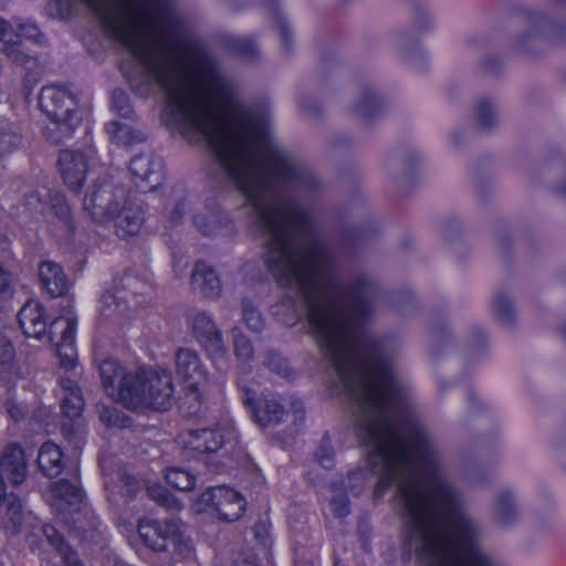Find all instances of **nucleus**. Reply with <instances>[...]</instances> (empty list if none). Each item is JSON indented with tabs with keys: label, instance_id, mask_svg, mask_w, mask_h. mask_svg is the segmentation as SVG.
Listing matches in <instances>:
<instances>
[{
	"label": "nucleus",
	"instance_id": "nucleus-40",
	"mask_svg": "<svg viewBox=\"0 0 566 566\" xmlns=\"http://www.w3.org/2000/svg\"><path fill=\"white\" fill-rule=\"evenodd\" d=\"M115 290L120 291V295L136 296L144 293L145 283H143L134 273L127 272L115 284Z\"/></svg>",
	"mask_w": 566,
	"mask_h": 566
},
{
	"label": "nucleus",
	"instance_id": "nucleus-7",
	"mask_svg": "<svg viewBox=\"0 0 566 566\" xmlns=\"http://www.w3.org/2000/svg\"><path fill=\"white\" fill-rule=\"evenodd\" d=\"M178 520L170 517L164 522L156 520H140L138 534L143 543L154 552H166L170 541L178 538Z\"/></svg>",
	"mask_w": 566,
	"mask_h": 566
},
{
	"label": "nucleus",
	"instance_id": "nucleus-50",
	"mask_svg": "<svg viewBox=\"0 0 566 566\" xmlns=\"http://www.w3.org/2000/svg\"><path fill=\"white\" fill-rule=\"evenodd\" d=\"M263 365L277 375H287V363L276 353H266Z\"/></svg>",
	"mask_w": 566,
	"mask_h": 566
},
{
	"label": "nucleus",
	"instance_id": "nucleus-45",
	"mask_svg": "<svg viewBox=\"0 0 566 566\" xmlns=\"http://www.w3.org/2000/svg\"><path fill=\"white\" fill-rule=\"evenodd\" d=\"M270 527V518L266 515L260 517L252 526L253 537L258 545L263 548H266L271 544Z\"/></svg>",
	"mask_w": 566,
	"mask_h": 566
},
{
	"label": "nucleus",
	"instance_id": "nucleus-64",
	"mask_svg": "<svg viewBox=\"0 0 566 566\" xmlns=\"http://www.w3.org/2000/svg\"><path fill=\"white\" fill-rule=\"evenodd\" d=\"M122 482H124L126 484V492L128 494H132L136 491L137 489V481L134 476H129V475H123L122 476Z\"/></svg>",
	"mask_w": 566,
	"mask_h": 566
},
{
	"label": "nucleus",
	"instance_id": "nucleus-6",
	"mask_svg": "<svg viewBox=\"0 0 566 566\" xmlns=\"http://www.w3.org/2000/svg\"><path fill=\"white\" fill-rule=\"evenodd\" d=\"M205 506L213 507L220 520L224 522L238 521L244 510L247 502L237 491L226 486L208 488L199 499Z\"/></svg>",
	"mask_w": 566,
	"mask_h": 566
},
{
	"label": "nucleus",
	"instance_id": "nucleus-1",
	"mask_svg": "<svg viewBox=\"0 0 566 566\" xmlns=\"http://www.w3.org/2000/svg\"><path fill=\"white\" fill-rule=\"evenodd\" d=\"M78 95L66 86H45L39 94V105L51 118L45 136L54 145L69 140L82 122Z\"/></svg>",
	"mask_w": 566,
	"mask_h": 566
},
{
	"label": "nucleus",
	"instance_id": "nucleus-34",
	"mask_svg": "<svg viewBox=\"0 0 566 566\" xmlns=\"http://www.w3.org/2000/svg\"><path fill=\"white\" fill-rule=\"evenodd\" d=\"M165 478L168 484L179 491L189 492L196 486L195 475L179 468H171L167 470Z\"/></svg>",
	"mask_w": 566,
	"mask_h": 566
},
{
	"label": "nucleus",
	"instance_id": "nucleus-22",
	"mask_svg": "<svg viewBox=\"0 0 566 566\" xmlns=\"http://www.w3.org/2000/svg\"><path fill=\"white\" fill-rule=\"evenodd\" d=\"M229 222V214L219 207L207 213H199L193 217L195 227L203 235L216 234L221 228L227 226Z\"/></svg>",
	"mask_w": 566,
	"mask_h": 566
},
{
	"label": "nucleus",
	"instance_id": "nucleus-58",
	"mask_svg": "<svg viewBox=\"0 0 566 566\" xmlns=\"http://www.w3.org/2000/svg\"><path fill=\"white\" fill-rule=\"evenodd\" d=\"M65 566H84L78 554L67 544L62 546L59 552Z\"/></svg>",
	"mask_w": 566,
	"mask_h": 566
},
{
	"label": "nucleus",
	"instance_id": "nucleus-38",
	"mask_svg": "<svg viewBox=\"0 0 566 566\" xmlns=\"http://www.w3.org/2000/svg\"><path fill=\"white\" fill-rule=\"evenodd\" d=\"M223 43L230 51L244 59H253L258 52L256 45L250 39L227 35L223 38Z\"/></svg>",
	"mask_w": 566,
	"mask_h": 566
},
{
	"label": "nucleus",
	"instance_id": "nucleus-48",
	"mask_svg": "<svg viewBox=\"0 0 566 566\" xmlns=\"http://www.w3.org/2000/svg\"><path fill=\"white\" fill-rule=\"evenodd\" d=\"M547 22L543 17L534 18L532 30L527 34H523L517 39V46L520 50L527 51V41L535 42L537 39L538 31H544Z\"/></svg>",
	"mask_w": 566,
	"mask_h": 566
},
{
	"label": "nucleus",
	"instance_id": "nucleus-37",
	"mask_svg": "<svg viewBox=\"0 0 566 566\" xmlns=\"http://www.w3.org/2000/svg\"><path fill=\"white\" fill-rule=\"evenodd\" d=\"M223 43L230 51L244 59H253L258 52L256 45L250 39L227 35L223 38Z\"/></svg>",
	"mask_w": 566,
	"mask_h": 566
},
{
	"label": "nucleus",
	"instance_id": "nucleus-21",
	"mask_svg": "<svg viewBox=\"0 0 566 566\" xmlns=\"http://www.w3.org/2000/svg\"><path fill=\"white\" fill-rule=\"evenodd\" d=\"M285 415L283 406L275 399L265 398L253 409L252 418L262 428L277 424Z\"/></svg>",
	"mask_w": 566,
	"mask_h": 566
},
{
	"label": "nucleus",
	"instance_id": "nucleus-32",
	"mask_svg": "<svg viewBox=\"0 0 566 566\" xmlns=\"http://www.w3.org/2000/svg\"><path fill=\"white\" fill-rule=\"evenodd\" d=\"M50 207L54 214L65 223L70 232L75 231V227L71 217V209L65 200V196L60 191H53L49 193Z\"/></svg>",
	"mask_w": 566,
	"mask_h": 566
},
{
	"label": "nucleus",
	"instance_id": "nucleus-41",
	"mask_svg": "<svg viewBox=\"0 0 566 566\" xmlns=\"http://www.w3.org/2000/svg\"><path fill=\"white\" fill-rule=\"evenodd\" d=\"M242 317L250 331L259 333L264 328V319L260 311L248 298L242 300Z\"/></svg>",
	"mask_w": 566,
	"mask_h": 566
},
{
	"label": "nucleus",
	"instance_id": "nucleus-60",
	"mask_svg": "<svg viewBox=\"0 0 566 566\" xmlns=\"http://www.w3.org/2000/svg\"><path fill=\"white\" fill-rule=\"evenodd\" d=\"M332 509L337 517H344L349 514V501L346 495H337L332 500Z\"/></svg>",
	"mask_w": 566,
	"mask_h": 566
},
{
	"label": "nucleus",
	"instance_id": "nucleus-15",
	"mask_svg": "<svg viewBox=\"0 0 566 566\" xmlns=\"http://www.w3.org/2000/svg\"><path fill=\"white\" fill-rule=\"evenodd\" d=\"M39 277L43 289L52 296H63L70 286L61 265L52 261H43L39 265Z\"/></svg>",
	"mask_w": 566,
	"mask_h": 566
},
{
	"label": "nucleus",
	"instance_id": "nucleus-26",
	"mask_svg": "<svg viewBox=\"0 0 566 566\" xmlns=\"http://www.w3.org/2000/svg\"><path fill=\"white\" fill-rule=\"evenodd\" d=\"M395 49L410 63L416 64L418 57L421 56V50L417 42L413 41L408 32L403 30L396 31L391 36Z\"/></svg>",
	"mask_w": 566,
	"mask_h": 566
},
{
	"label": "nucleus",
	"instance_id": "nucleus-28",
	"mask_svg": "<svg viewBox=\"0 0 566 566\" xmlns=\"http://www.w3.org/2000/svg\"><path fill=\"white\" fill-rule=\"evenodd\" d=\"M416 163V154L409 148L396 149L388 158V167L392 170L400 169L403 177L412 175Z\"/></svg>",
	"mask_w": 566,
	"mask_h": 566
},
{
	"label": "nucleus",
	"instance_id": "nucleus-36",
	"mask_svg": "<svg viewBox=\"0 0 566 566\" xmlns=\"http://www.w3.org/2000/svg\"><path fill=\"white\" fill-rule=\"evenodd\" d=\"M148 495L159 505L170 511H180L182 503L170 491L161 485H151L147 489Z\"/></svg>",
	"mask_w": 566,
	"mask_h": 566
},
{
	"label": "nucleus",
	"instance_id": "nucleus-52",
	"mask_svg": "<svg viewBox=\"0 0 566 566\" xmlns=\"http://www.w3.org/2000/svg\"><path fill=\"white\" fill-rule=\"evenodd\" d=\"M369 474L364 469H357L348 474L347 489L354 494H359L364 489L366 476Z\"/></svg>",
	"mask_w": 566,
	"mask_h": 566
},
{
	"label": "nucleus",
	"instance_id": "nucleus-33",
	"mask_svg": "<svg viewBox=\"0 0 566 566\" xmlns=\"http://www.w3.org/2000/svg\"><path fill=\"white\" fill-rule=\"evenodd\" d=\"M6 505V523L14 533L20 531L23 522V509L21 500L13 493H10Z\"/></svg>",
	"mask_w": 566,
	"mask_h": 566
},
{
	"label": "nucleus",
	"instance_id": "nucleus-13",
	"mask_svg": "<svg viewBox=\"0 0 566 566\" xmlns=\"http://www.w3.org/2000/svg\"><path fill=\"white\" fill-rule=\"evenodd\" d=\"M176 374L191 387L207 379V371L198 353L190 348H179L175 355Z\"/></svg>",
	"mask_w": 566,
	"mask_h": 566
},
{
	"label": "nucleus",
	"instance_id": "nucleus-46",
	"mask_svg": "<svg viewBox=\"0 0 566 566\" xmlns=\"http://www.w3.org/2000/svg\"><path fill=\"white\" fill-rule=\"evenodd\" d=\"M114 109L124 118H132L134 109L129 104L127 94L122 90H115L112 95Z\"/></svg>",
	"mask_w": 566,
	"mask_h": 566
},
{
	"label": "nucleus",
	"instance_id": "nucleus-62",
	"mask_svg": "<svg viewBox=\"0 0 566 566\" xmlns=\"http://www.w3.org/2000/svg\"><path fill=\"white\" fill-rule=\"evenodd\" d=\"M242 401L247 408H249L251 415L253 413V409L258 408L260 402L256 400V394L254 390L244 387L242 389Z\"/></svg>",
	"mask_w": 566,
	"mask_h": 566
},
{
	"label": "nucleus",
	"instance_id": "nucleus-25",
	"mask_svg": "<svg viewBox=\"0 0 566 566\" xmlns=\"http://www.w3.org/2000/svg\"><path fill=\"white\" fill-rule=\"evenodd\" d=\"M102 314L106 317H123L129 312V301L120 291H107L102 295Z\"/></svg>",
	"mask_w": 566,
	"mask_h": 566
},
{
	"label": "nucleus",
	"instance_id": "nucleus-30",
	"mask_svg": "<svg viewBox=\"0 0 566 566\" xmlns=\"http://www.w3.org/2000/svg\"><path fill=\"white\" fill-rule=\"evenodd\" d=\"M76 323L74 316L57 317L48 327L45 336L53 345L64 343V332H66V327H72V338L75 339Z\"/></svg>",
	"mask_w": 566,
	"mask_h": 566
},
{
	"label": "nucleus",
	"instance_id": "nucleus-27",
	"mask_svg": "<svg viewBox=\"0 0 566 566\" xmlns=\"http://www.w3.org/2000/svg\"><path fill=\"white\" fill-rule=\"evenodd\" d=\"M474 124L484 132L493 129L497 124L495 108L489 98H481L475 106Z\"/></svg>",
	"mask_w": 566,
	"mask_h": 566
},
{
	"label": "nucleus",
	"instance_id": "nucleus-20",
	"mask_svg": "<svg viewBox=\"0 0 566 566\" xmlns=\"http://www.w3.org/2000/svg\"><path fill=\"white\" fill-rule=\"evenodd\" d=\"M518 517V507L509 490L501 491L494 500V518L502 526L513 524Z\"/></svg>",
	"mask_w": 566,
	"mask_h": 566
},
{
	"label": "nucleus",
	"instance_id": "nucleus-31",
	"mask_svg": "<svg viewBox=\"0 0 566 566\" xmlns=\"http://www.w3.org/2000/svg\"><path fill=\"white\" fill-rule=\"evenodd\" d=\"M74 340L75 339L72 338V327H66V332H64V343H56V345H54L60 357L61 366L67 370L74 368L76 364Z\"/></svg>",
	"mask_w": 566,
	"mask_h": 566
},
{
	"label": "nucleus",
	"instance_id": "nucleus-43",
	"mask_svg": "<svg viewBox=\"0 0 566 566\" xmlns=\"http://www.w3.org/2000/svg\"><path fill=\"white\" fill-rule=\"evenodd\" d=\"M54 494L70 504L80 503L83 497L82 490L66 480L55 484Z\"/></svg>",
	"mask_w": 566,
	"mask_h": 566
},
{
	"label": "nucleus",
	"instance_id": "nucleus-44",
	"mask_svg": "<svg viewBox=\"0 0 566 566\" xmlns=\"http://www.w3.org/2000/svg\"><path fill=\"white\" fill-rule=\"evenodd\" d=\"M99 419L106 426L125 427L128 418L123 415L114 405L99 408Z\"/></svg>",
	"mask_w": 566,
	"mask_h": 566
},
{
	"label": "nucleus",
	"instance_id": "nucleus-9",
	"mask_svg": "<svg viewBox=\"0 0 566 566\" xmlns=\"http://www.w3.org/2000/svg\"><path fill=\"white\" fill-rule=\"evenodd\" d=\"M28 476V461L24 450L9 444L0 452V479L13 486L22 484Z\"/></svg>",
	"mask_w": 566,
	"mask_h": 566
},
{
	"label": "nucleus",
	"instance_id": "nucleus-12",
	"mask_svg": "<svg viewBox=\"0 0 566 566\" xmlns=\"http://www.w3.org/2000/svg\"><path fill=\"white\" fill-rule=\"evenodd\" d=\"M190 284L193 291L206 298H218L222 292L220 277L216 270L203 261H197L191 272Z\"/></svg>",
	"mask_w": 566,
	"mask_h": 566
},
{
	"label": "nucleus",
	"instance_id": "nucleus-11",
	"mask_svg": "<svg viewBox=\"0 0 566 566\" xmlns=\"http://www.w3.org/2000/svg\"><path fill=\"white\" fill-rule=\"evenodd\" d=\"M18 321L27 337L41 339L48 331L45 307L38 302H27L18 313Z\"/></svg>",
	"mask_w": 566,
	"mask_h": 566
},
{
	"label": "nucleus",
	"instance_id": "nucleus-54",
	"mask_svg": "<svg viewBox=\"0 0 566 566\" xmlns=\"http://www.w3.org/2000/svg\"><path fill=\"white\" fill-rule=\"evenodd\" d=\"M20 43L21 42L18 40L15 43L6 45L3 52L14 63L25 65L30 57L20 50Z\"/></svg>",
	"mask_w": 566,
	"mask_h": 566
},
{
	"label": "nucleus",
	"instance_id": "nucleus-63",
	"mask_svg": "<svg viewBox=\"0 0 566 566\" xmlns=\"http://www.w3.org/2000/svg\"><path fill=\"white\" fill-rule=\"evenodd\" d=\"M301 108L308 115L313 116H316L321 113V107L316 101H303L301 103Z\"/></svg>",
	"mask_w": 566,
	"mask_h": 566
},
{
	"label": "nucleus",
	"instance_id": "nucleus-53",
	"mask_svg": "<svg viewBox=\"0 0 566 566\" xmlns=\"http://www.w3.org/2000/svg\"><path fill=\"white\" fill-rule=\"evenodd\" d=\"M19 40L18 25L14 27L11 22L0 17V41L6 43H15Z\"/></svg>",
	"mask_w": 566,
	"mask_h": 566
},
{
	"label": "nucleus",
	"instance_id": "nucleus-4",
	"mask_svg": "<svg viewBox=\"0 0 566 566\" xmlns=\"http://www.w3.org/2000/svg\"><path fill=\"white\" fill-rule=\"evenodd\" d=\"M192 335L207 352L212 364L221 373L229 368L228 350L222 332L207 312H195L190 316Z\"/></svg>",
	"mask_w": 566,
	"mask_h": 566
},
{
	"label": "nucleus",
	"instance_id": "nucleus-23",
	"mask_svg": "<svg viewBox=\"0 0 566 566\" xmlns=\"http://www.w3.org/2000/svg\"><path fill=\"white\" fill-rule=\"evenodd\" d=\"M382 108V103L376 92L371 88H364L355 105L353 113L361 119H371L377 116Z\"/></svg>",
	"mask_w": 566,
	"mask_h": 566
},
{
	"label": "nucleus",
	"instance_id": "nucleus-14",
	"mask_svg": "<svg viewBox=\"0 0 566 566\" xmlns=\"http://www.w3.org/2000/svg\"><path fill=\"white\" fill-rule=\"evenodd\" d=\"M98 373L105 392L119 402V391L124 388V382L130 371H126L118 360L106 358L99 364Z\"/></svg>",
	"mask_w": 566,
	"mask_h": 566
},
{
	"label": "nucleus",
	"instance_id": "nucleus-19",
	"mask_svg": "<svg viewBox=\"0 0 566 566\" xmlns=\"http://www.w3.org/2000/svg\"><path fill=\"white\" fill-rule=\"evenodd\" d=\"M149 368H138L135 371H130L128 374V377L126 378V381L124 382V388L119 391V402L123 403L127 409L134 410V411H144L145 410V403H133L129 401V397L136 396V395H147L148 386H130L133 384L132 380L139 379L140 382H146L145 378H149L148 375Z\"/></svg>",
	"mask_w": 566,
	"mask_h": 566
},
{
	"label": "nucleus",
	"instance_id": "nucleus-51",
	"mask_svg": "<svg viewBox=\"0 0 566 566\" xmlns=\"http://www.w3.org/2000/svg\"><path fill=\"white\" fill-rule=\"evenodd\" d=\"M23 205L31 213L42 214L46 203L39 191H32L24 197Z\"/></svg>",
	"mask_w": 566,
	"mask_h": 566
},
{
	"label": "nucleus",
	"instance_id": "nucleus-17",
	"mask_svg": "<svg viewBox=\"0 0 566 566\" xmlns=\"http://www.w3.org/2000/svg\"><path fill=\"white\" fill-rule=\"evenodd\" d=\"M60 384L64 394L61 401L62 413L69 419L75 420L81 417L84 408L82 390L74 380L67 377H61Z\"/></svg>",
	"mask_w": 566,
	"mask_h": 566
},
{
	"label": "nucleus",
	"instance_id": "nucleus-29",
	"mask_svg": "<svg viewBox=\"0 0 566 566\" xmlns=\"http://www.w3.org/2000/svg\"><path fill=\"white\" fill-rule=\"evenodd\" d=\"M22 145L20 129L10 123H0V154H9Z\"/></svg>",
	"mask_w": 566,
	"mask_h": 566
},
{
	"label": "nucleus",
	"instance_id": "nucleus-16",
	"mask_svg": "<svg viewBox=\"0 0 566 566\" xmlns=\"http://www.w3.org/2000/svg\"><path fill=\"white\" fill-rule=\"evenodd\" d=\"M115 220L116 234L126 239L136 235L144 223V214L138 206L133 205L128 200L119 207L118 214Z\"/></svg>",
	"mask_w": 566,
	"mask_h": 566
},
{
	"label": "nucleus",
	"instance_id": "nucleus-18",
	"mask_svg": "<svg viewBox=\"0 0 566 566\" xmlns=\"http://www.w3.org/2000/svg\"><path fill=\"white\" fill-rule=\"evenodd\" d=\"M38 464L46 476L56 478L64 465L60 447L51 441L43 443L39 450Z\"/></svg>",
	"mask_w": 566,
	"mask_h": 566
},
{
	"label": "nucleus",
	"instance_id": "nucleus-55",
	"mask_svg": "<svg viewBox=\"0 0 566 566\" xmlns=\"http://www.w3.org/2000/svg\"><path fill=\"white\" fill-rule=\"evenodd\" d=\"M316 458L323 468L331 469L333 467V450L326 439L323 440L322 444L317 449Z\"/></svg>",
	"mask_w": 566,
	"mask_h": 566
},
{
	"label": "nucleus",
	"instance_id": "nucleus-35",
	"mask_svg": "<svg viewBox=\"0 0 566 566\" xmlns=\"http://www.w3.org/2000/svg\"><path fill=\"white\" fill-rule=\"evenodd\" d=\"M269 10L273 15V22L280 33L282 48L286 53L292 50V33L285 18L279 12L276 8L277 0H268Z\"/></svg>",
	"mask_w": 566,
	"mask_h": 566
},
{
	"label": "nucleus",
	"instance_id": "nucleus-8",
	"mask_svg": "<svg viewBox=\"0 0 566 566\" xmlns=\"http://www.w3.org/2000/svg\"><path fill=\"white\" fill-rule=\"evenodd\" d=\"M164 163L154 154H140L132 158L129 170L137 187L155 190L163 180Z\"/></svg>",
	"mask_w": 566,
	"mask_h": 566
},
{
	"label": "nucleus",
	"instance_id": "nucleus-49",
	"mask_svg": "<svg viewBox=\"0 0 566 566\" xmlns=\"http://www.w3.org/2000/svg\"><path fill=\"white\" fill-rule=\"evenodd\" d=\"M368 237V232L360 228H350L342 233V241L348 249L359 247Z\"/></svg>",
	"mask_w": 566,
	"mask_h": 566
},
{
	"label": "nucleus",
	"instance_id": "nucleus-39",
	"mask_svg": "<svg viewBox=\"0 0 566 566\" xmlns=\"http://www.w3.org/2000/svg\"><path fill=\"white\" fill-rule=\"evenodd\" d=\"M494 315L503 324H511L514 321L513 303L503 292H499L494 297Z\"/></svg>",
	"mask_w": 566,
	"mask_h": 566
},
{
	"label": "nucleus",
	"instance_id": "nucleus-2",
	"mask_svg": "<svg viewBox=\"0 0 566 566\" xmlns=\"http://www.w3.org/2000/svg\"><path fill=\"white\" fill-rule=\"evenodd\" d=\"M182 454L188 460L203 462L209 469L216 471L220 461H213L212 455L230 443H237L234 432L227 431L224 434L213 429L189 430L182 438Z\"/></svg>",
	"mask_w": 566,
	"mask_h": 566
},
{
	"label": "nucleus",
	"instance_id": "nucleus-56",
	"mask_svg": "<svg viewBox=\"0 0 566 566\" xmlns=\"http://www.w3.org/2000/svg\"><path fill=\"white\" fill-rule=\"evenodd\" d=\"M42 531H43V535L45 536L48 542L56 548L57 553L60 552V548L62 546L67 545V543L64 542L63 536L59 533V531L54 526H52L50 524H45V525H43Z\"/></svg>",
	"mask_w": 566,
	"mask_h": 566
},
{
	"label": "nucleus",
	"instance_id": "nucleus-47",
	"mask_svg": "<svg viewBox=\"0 0 566 566\" xmlns=\"http://www.w3.org/2000/svg\"><path fill=\"white\" fill-rule=\"evenodd\" d=\"M74 0H53L46 7L48 14L53 18L66 19L71 15Z\"/></svg>",
	"mask_w": 566,
	"mask_h": 566
},
{
	"label": "nucleus",
	"instance_id": "nucleus-57",
	"mask_svg": "<svg viewBox=\"0 0 566 566\" xmlns=\"http://www.w3.org/2000/svg\"><path fill=\"white\" fill-rule=\"evenodd\" d=\"M18 34H19V41L21 42V39H30L34 41H39L42 36L39 28L34 23L25 22V23H18Z\"/></svg>",
	"mask_w": 566,
	"mask_h": 566
},
{
	"label": "nucleus",
	"instance_id": "nucleus-59",
	"mask_svg": "<svg viewBox=\"0 0 566 566\" xmlns=\"http://www.w3.org/2000/svg\"><path fill=\"white\" fill-rule=\"evenodd\" d=\"M169 545H172L179 555L187 556L191 552L189 541L184 537L180 520H178V538L176 541H170Z\"/></svg>",
	"mask_w": 566,
	"mask_h": 566
},
{
	"label": "nucleus",
	"instance_id": "nucleus-24",
	"mask_svg": "<svg viewBox=\"0 0 566 566\" xmlns=\"http://www.w3.org/2000/svg\"><path fill=\"white\" fill-rule=\"evenodd\" d=\"M105 129L111 139L118 145L128 146L145 139L142 132L135 130L132 126L116 120L107 123Z\"/></svg>",
	"mask_w": 566,
	"mask_h": 566
},
{
	"label": "nucleus",
	"instance_id": "nucleus-10",
	"mask_svg": "<svg viewBox=\"0 0 566 566\" xmlns=\"http://www.w3.org/2000/svg\"><path fill=\"white\" fill-rule=\"evenodd\" d=\"M57 164L65 185L71 190L78 191L86 178L87 164L84 154L78 150H61Z\"/></svg>",
	"mask_w": 566,
	"mask_h": 566
},
{
	"label": "nucleus",
	"instance_id": "nucleus-5",
	"mask_svg": "<svg viewBox=\"0 0 566 566\" xmlns=\"http://www.w3.org/2000/svg\"><path fill=\"white\" fill-rule=\"evenodd\" d=\"M149 378H145L146 382L139 379L132 380L130 386H148L147 395L130 396L129 401L133 403H145L146 409L156 411H166L174 403V384L171 374L165 369L149 368Z\"/></svg>",
	"mask_w": 566,
	"mask_h": 566
},
{
	"label": "nucleus",
	"instance_id": "nucleus-61",
	"mask_svg": "<svg viewBox=\"0 0 566 566\" xmlns=\"http://www.w3.org/2000/svg\"><path fill=\"white\" fill-rule=\"evenodd\" d=\"M6 408H7L8 415L14 421H19L25 415V411H24L23 407H21L19 403L13 401L12 399H8L6 401Z\"/></svg>",
	"mask_w": 566,
	"mask_h": 566
},
{
	"label": "nucleus",
	"instance_id": "nucleus-3",
	"mask_svg": "<svg viewBox=\"0 0 566 566\" xmlns=\"http://www.w3.org/2000/svg\"><path fill=\"white\" fill-rule=\"evenodd\" d=\"M128 200L127 189L111 180L96 184L86 192L83 208L91 218L99 223L111 221L118 214L119 207Z\"/></svg>",
	"mask_w": 566,
	"mask_h": 566
},
{
	"label": "nucleus",
	"instance_id": "nucleus-42",
	"mask_svg": "<svg viewBox=\"0 0 566 566\" xmlns=\"http://www.w3.org/2000/svg\"><path fill=\"white\" fill-rule=\"evenodd\" d=\"M231 334L237 358L244 361L251 360L253 358V347L250 339L237 326L231 329Z\"/></svg>",
	"mask_w": 566,
	"mask_h": 566
}]
</instances>
